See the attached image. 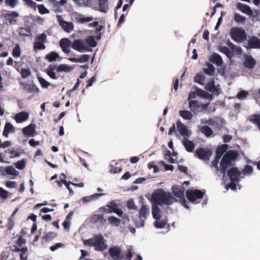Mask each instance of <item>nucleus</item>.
I'll return each instance as SVG.
<instances>
[{
	"label": "nucleus",
	"mask_w": 260,
	"mask_h": 260,
	"mask_svg": "<svg viewBox=\"0 0 260 260\" xmlns=\"http://www.w3.org/2000/svg\"><path fill=\"white\" fill-rule=\"evenodd\" d=\"M195 98V92L191 91L187 99L188 107L191 111L193 113H197L207 110L209 103L202 104L201 102L194 100Z\"/></svg>",
	"instance_id": "7ed1b4c3"
},
{
	"label": "nucleus",
	"mask_w": 260,
	"mask_h": 260,
	"mask_svg": "<svg viewBox=\"0 0 260 260\" xmlns=\"http://www.w3.org/2000/svg\"><path fill=\"white\" fill-rule=\"evenodd\" d=\"M15 167L19 170H23L25 166V161L23 159L21 160L18 161L15 163Z\"/></svg>",
	"instance_id": "bf43d9fd"
},
{
	"label": "nucleus",
	"mask_w": 260,
	"mask_h": 260,
	"mask_svg": "<svg viewBox=\"0 0 260 260\" xmlns=\"http://www.w3.org/2000/svg\"><path fill=\"white\" fill-rule=\"evenodd\" d=\"M108 9V0H99V10L106 13Z\"/></svg>",
	"instance_id": "c85d7f7f"
},
{
	"label": "nucleus",
	"mask_w": 260,
	"mask_h": 260,
	"mask_svg": "<svg viewBox=\"0 0 260 260\" xmlns=\"http://www.w3.org/2000/svg\"><path fill=\"white\" fill-rule=\"evenodd\" d=\"M194 92H195L196 96L198 95L204 99H209L211 98V95L207 92L199 88L197 89Z\"/></svg>",
	"instance_id": "e433bc0d"
},
{
	"label": "nucleus",
	"mask_w": 260,
	"mask_h": 260,
	"mask_svg": "<svg viewBox=\"0 0 260 260\" xmlns=\"http://www.w3.org/2000/svg\"><path fill=\"white\" fill-rule=\"evenodd\" d=\"M167 222L166 220H160V219L158 220H156V221L154 222V225L156 228L158 229L164 228Z\"/></svg>",
	"instance_id": "603ef678"
},
{
	"label": "nucleus",
	"mask_w": 260,
	"mask_h": 260,
	"mask_svg": "<svg viewBox=\"0 0 260 260\" xmlns=\"http://www.w3.org/2000/svg\"><path fill=\"white\" fill-rule=\"evenodd\" d=\"M49 1L53 7L56 8H60L67 3V0H60V1H57L56 0H49Z\"/></svg>",
	"instance_id": "37998d69"
},
{
	"label": "nucleus",
	"mask_w": 260,
	"mask_h": 260,
	"mask_svg": "<svg viewBox=\"0 0 260 260\" xmlns=\"http://www.w3.org/2000/svg\"><path fill=\"white\" fill-rule=\"evenodd\" d=\"M59 57V55L55 52H51L46 55L45 58L49 61H53Z\"/></svg>",
	"instance_id": "de8ad7c7"
},
{
	"label": "nucleus",
	"mask_w": 260,
	"mask_h": 260,
	"mask_svg": "<svg viewBox=\"0 0 260 260\" xmlns=\"http://www.w3.org/2000/svg\"><path fill=\"white\" fill-rule=\"evenodd\" d=\"M255 64V61L251 57L246 58L244 62V65L245 67L248 69H252Z\"/></svg>",
	"instance_id": "c9c22d12"
},
{
	"label": "nucleus",
	"mask_w": 260,
	"mask_h": 260,
	"mask_svg": "<svg viewBox=\"0 0 260 260\" xmlns=\"http://www.w3.org/2000/svg\"><path fill=\"white\" fill-rule=\"evenodd\" d=\"M36 126L34 124H30L22 129V133L25 136H34L36 133Z\"/></svg>",
	"instance_id": "4be33fe9"
},
{
	"label": "nucleus",
	"mask_w": 260,
	"mask_h": 260,
	"mask_svg": "<svg viewBox=\"0 0 260 260\" xmlns=\"http://www.w3.org/2000/svg\"><path fill=\"white\" fill-rule=\"evenodd\" d=\"M203 69L204 72L207 75L212 76L215 71V69L212 64L209 62H206Z\"/></svg>",
	"instance_id": "473e14b6"
},
{
	"label": "nucleus",
	"mask_w": 260,
	"mask_h": 260,
	"mask_svg": "<svg viewBox=\"0 0 260 260\" xmlns=\"http://www.w3.org/2000/svg\"><path fill=\"white\" fill-rule=\"evenodd\" d=\"M149 214V207L146 205H143L139 211V221H136L135 223L137 228L143 227L144 226L145 220L147 218Z\"/></svg>",
	"instance_id": "1a4fd4ad"
},
{
	"label": "nucleus",
	"mask_w": 260,
	"mask_h": 260,
	"mask_svg": "<svg viewBox=\"0 0 260 260\" xmlns=\"http://www.w3.org/2000/svg\"><path fill=\"white\" fill-rule=\"evenodd\" d=\"M227 175L231 181H239V177L241 175V172L236 167H232L227 171Z\"/></svg>",
	"instance_id": "dca6fc26"
},
{
	"label": "nucleus",
	"mask_w": 260,
	"mask_h": 260,
	"mask_svg": "<svg viewBox=\"0 0 260 260\" xmlns=\"http://www.w3.org/2000/svg\"><path fill=\"white\" fill-rule=\"evenodd\" d=\"M209 60L217 66H221L223 64V60L221 56L218 53H213L210 57Z\"/></svg>",
	"instance_id": "aec40b11"
},
{
	"label": "nucleus",
	"mask_w": 260,
	"mask_h": 260,
	"mask_svg": "<svg viewBox=\"0 0 260 260\" xmlns=\"http://www.w3.org/2000/svg\"><path fill=\"white\" fill-rule=\"evenodd\" d=\"M179 114L182 118L185 120H190L193 116L191 112L188 110H180Z\"/></svg>",
	"instance_id": "4c0bfd02"
},
{
	"label": "nucleus",
	"mask_w": 260,
	"mask_h": 260,
	"mask_svg": "<svg viewBox=\"0 0 260 260\" xmlns=\"http://www.w3.org/2000/svg\"><path fill=\"white\" fill-rule=\"evenodd\" d=\"M110 255L114 260H132L133 256L132 249L131 248L127 249L126 253L124 255L120 247L118 246H113L109 249L108 251Z\"/></svg>",
	"instance_id": "20e7f679"
},
{
	"label": "nucleus",
	"mask_w": 260,
	"mask_h": 260,
	"mask_svg": "<svg viewBox=\"0 0 260 260\" xmlns=\"http://www.w3.org/2000/svg\"><path fill=\"white\" fill-rule=\"evenodd\" d=\"M21 87L25 92L38 93L39 89L34 84V82H20Z\"/></svg>",
	"instance_id": "ddd939ff"
},
{
	"label": "nucleus",
	"mask_w": 260,
	"mask_h": 260,
	"mask_svg": "<svg viewBox=\"0 0 260 260\" xmlns=\"http://www.w3.org/2000/svg\"><path fill=\"white\" fill-rule=\"evenodd\" d=\"M122 171V168L120 167L116 166L111 165L110 172L112 173H118Z\"/></svg>",
	"instance_id": "052dcab7"
},
{
	"label": "nucleus",
	"mask_w": 260,
	"mask_h": 260,
	"mask_svg": "<svg viewBox=\"0 0 260 260\" xmlns=\"http://www.w3.org/2000/svg\"><path fill=\"white\" fill-rule=\"evenodd\" d=\"M84 244L88 246L94 247L97 251H103L107 248L105 240L101 234L95 235L92 238L86 240Z\"/></svg>",
	"instance_id": "39448f33"
},
{
	"label": "nucleus",
	"mask_w": 260,
	"mask_h": 260,
	"mask_svg": "<svg viewBox=\"0 0 260 260\" xmlns=\"http://www.w3.org/2000/svg\"><path fill=\"white\" fill-rule=\"evenodd\" d=\"M10 133H14V127L11 123L6 122L3 131V135L5 137L8 138Z\"/></svg>",
	"instance_id": "cd10ccee"
},
{
	"label": "nucleus",
	"mask_w": 260,
	"mask_h": 260,
	"mask_svg": "<svg viewBox=\"0 0 260 260\" xmlns=\"http://www.w3.org/2000/svg\"><path fill=\"white\" fill-rule=\"evenodd\" d=\"M249 120L257 126L260 131V114H255L251 115L249 118Z\"/></svg>",
	"instance_id": "c756f323"
},
{
	"label": "nucleus",
	"mask_w": 260,
	"mask_h": 260,
	"mask_svg": "<svg viewBox=\"0 0 260 260\" xmlns=\"http://www.w3.org/2000/svg\"><path fill=\"white\" fill-rule=\"evenodd\" d=\"M3 16L10 24H16L19 14L16 11H6L3 13Z\"/></svg>",
	"instance_id": "9b49d317"
},
{
	"label": "nucleus",
	"mask_w": 260,
	"mask_h": 260,
	"mask_svg": "<svg viewBox=\"0 0 260 260\" xmlns=\"http://www.w3.org/2000/svg\"><path fill=\"white\" fill-rule=\"evenodd\" d=\"M253 172V168L249 165H246L243 169V174H250Z\"/></svg>",
	"instance_id": "774afa93"
},
{
	"label": "nucleus",
	"mask_w": 260,
	"mask_h": 260,
	"mask_svg": "<svg viewBox=\"0 0 260 260\" xmlns=\"http://www.w3.org/2000/svg\"><path fill=\"white\" fill-rule=\"evenodd\" d=\"M56 70L55 68L53 69L49 68L47 72V75L52 79H56V75L54 72V70Z\"/></svg>",
	"instance_id": "338daca9"
},
{
	"label": "nucleus",
	"mask_w": 260,
	"mask_h": 260,
	"mask_svg": "<svg viewBox=\"0 0 260 260\" xmlns=\"http://www.w3.org/2000/svg\"><path fill=\"white\" fill-rule=\"evenodd\" d=\"M89 59V56L87 54H84L78 58V62L80 63L86 62Z\"/></svg>",
	"instance_id": "0e129e2a"
},
{
	"label": "nucleus",
	"mask_w": 260,
	"mask_h": 260,
	"mask_svg": "<svg viewBox=\"0 0 260 260\" xmlns=\"http://www.w3.org/2000/svg\"><path fill=\"white\" fill-rule=\"evenodd\" d=\"M205 192L199 189H188L186 191V196L189 202L193 203H198L197 200L203 198Z\"/></svg>",
	"instance_id": "0eeeda50"
},
{
	"label": "nucleus",
	"mask_w": 260,
	"mask_h": 260,
	"mask_svg": "<svg viewBox=\"0 0 260 260\" xmlns=\"http://www.w3.org/2000/svg\"><path fill=\"white\" fill-rule=\"evenodd\" d=\"M200 131L207 137H211L213 134V131L212 128L207 125L201 126Z\"/></svg>",
	"instance_id": "2f4dec72"
},
{
	"label": "nucleus",
	"mask_w": 260,
	"mask_h": 260,
	"mask_svg": "<svg viewBox=\"0 0 260 260\" xmlns=\"http://www.w3.org/2000/svg\"><path fill=\"white\" fill-rule=\"evenodd\" d=\"M37 7H38L39 12L41 14L43 15L49 13V10L47 9L43 4L37 5Z\"/></svg>",
	"instance_id": "6e6d98bb"
},
{
	"label": "nucleus",
	"mask_w": 260,
	"mask_h": 260,
	"mask_svg": "<svg viewBox=\"0 0 260 260\" xmlns=\"http://www.w3.org/2000/svg\"><path fill=\"white\" fill-rule=\"evenodd\" d=\"M248 45L252 48L260 49V40L257 37L253 36L249 40Z\"/></svg>",
	"instance_id": "b1692460"
},
{
	"label": "nucleus",
	"mask_w": 260,
	"mask_h": 260,
	"mask_svg": "<svg viewBox=\"0 0 260 260\" xmlns=\"http://www.w3.org/2000/svg\"><path fill=\"white\" fill-rule=\"evenodd\" d=\"M72 48L79 52H86L92 51L91 48H89L87 46L86 41L83 39H76L74 41L72 44Z\"/></svg>",
	"instance_id": "6e6552de"
},
{
	"label": "nucleus",
	"mask_w": 260,
	"mask_h": 260,
	"mask_svg": "<svg viewBox=\"0 0 260 260\" xmlns=\"http://www.w3.org/2000/svg\"><path fill=\"white\" fill-rule=\"evenodd\" d=\"M13 251L16 252H20V260H27V256H24L28 252V248L27 247H23L22 248H16L13 250Z\"/></svg>",
	"instance_id": "7c9ffc66"
},
{
	"label": "nucleus",
	"mask_w": 260,
	"mask_h": 260,
	"mask_svg": "<svg viewBox=\"0 0 260 260\" xmlns=\"http://www.w3.org/2000/svg\"><path fill=\"white\" fill-rule=\"evenodd\" d=\"M104 194H105L103 193H94L91 196H90L88 197H85L83 198V201L84 202H90L91 200L97 199H98L99 197H101Z\"/></svg>",
	"instance_id": "a19ab883"
},
{
	"label": "nucleus",
	"mask_w": 260,
	"mask_h": 260,
	"mask_svg": "<svg viewBox=\"0 0 260 260\" xmlns=\"http://www.w3.org/2000/svg\"><path fill=\"white\" fill-rule=\"evenodd\" d=\"M152 200L156 205H170L176 201L175 199L170 192H166L162 189H158L154 191L152 194Z\"/></svg>",
	"instance_id": "f257e3e1"
},
{
	"label": "nucleus",
	"mask_w": 260,
	"mask_h": 260,
	"mask_svg": "<svg viewBox=\"0 0 260 260\" xmlns=\"http://www.w3.org/2000/svg\"><path fill=\"white\" fill-rule=\"evenodd\" d=\"M7 174L11 175H17V172L15 168L12 166H8L6 169Z\"/></svg>",
	"instance_id": "4d7b16f0"
},
{
	"label": "nucleus",
	"mask_w": 260,
	"mask_h": 260,
	"mask_svg": "<svg viewBox=\"0 0 260 260\" xmlns=\"http://www.w3.org/2000/svg\"><path fill=\"white\" fill-rule=\"evenodd\" d=\"M172 192L174 195L178 198L180 200L181 204L184 206V207L187 209H189V207L186 204V201L184 197V189H180L177 186H173L172 187Z\"/></svg>",
	"instance_id": "f8f14e48"
},
{
	"label": "nucleus",
	"mask_w": 260,
	"mask_h": 260,
	"mask_svg": "<svg viewBox=\"0 0 260 260\" xmlns=\"http://www.w3.org/2000/svg\"><path fill=\"white\" fill-rule=\"evenodd\" d=\"M160 210L159 208L157 206V205H155L153 203V205L152 207V214L153 217L158 220L160 218Z\"/></svg>",
	"instance_id": "72a5a7b5"
},
{
	"label": "nucleus",
	"mask_w": 260,
	"mask_h": 260,
	"mask_svg": "<svg viewBox=\"0 0 260 260\" xmlns=\"http://www.w3.org/2000/svg\"><path fill=\"white\" fill-rule=\"evenodd\" d=\"M57 18L59 25L66 32H71L73 30L74 26L73 23L63 20L60 15H57Z\"/></svg>",
	"instance_id": "2eb2a0df"
},
{
	"label": "nucleus",
	"mask_w": 260,
	"mask_h": 260,
	"mask_svg": "<svg viewBox=\"0 0 260 260\" xmlns=\"http://www.w3.org/2000/svg\"><path fill=\"white\" fill-rule=\"evenodd\" d=\"M10 193L2 187H0V198L3 200H6L9 197Z\"/></svg>",
	"instance_id": "5fc2aeb1"
},
{
	"label": "nucleus",
	"mask_w": 260,
	"mask_h": 260,
	"mask_svg": "<svg viewBox=\"0 0 260 260\" xmlns=\"http://www.w3.org/2000/svg\"><path fill=\"white\" fill-rule=\"evenodd\" d=\"M219 50L221 52L223 53L229 58L231 57L232 56L231 49L228 46L220 47Z\"/></svg>",
	"instance_id": "a18cd8bd"
},
{
	"label": "nucleus",
	"mask_w": 260,
	"mask_h": 260,
	"mask_svg": "<svg viewBox=\"0 0 260 260\" xmlns=\"http://www.w3.org/2000/svg\"><path fill=\"white\" fill-rule=\"evenodd\" d=\"M226 45L231 49L232 53H235L237 55H241L242 53L241 48L233 44L230 41L226 42Z\"/></svg>",
	"instance_id": "bb28decb"
},
{
	"label": "nucleus",
	"mask_w": 260,
	"mask_h": 260,
	"mask_svg": "<svg viewBox=\"0 0 260 260\" xmlns=\"http://www.w3.org/2000/svg\"><path fill=\"white\" fill-rule=\"evenodd\" d=\"M212 155V152L210 149H204L203 148H198L196 151L194 155L199 159L204 161H209L210 157Z\"/></svg>",
	"instance_id": "9d476101"
},
{
	"label": "nucleus",
	"mask_w": 260,
	"mask_h": 260,
	"mask_svg": "<svg viewBox=\"0 0 260 260\" xmlns=\"http://www.w3.org/2000/svg\"><path fill=\"white\" fill-rule=\"evenodd\" d=\"M177 129L179 134L184 138H188L191 133L187 129L186 126L182 123L180 120H178L176 122Z\"/></svg>",
	"instance_id": "f3484780"
},
{
	"label": "nucleus",
	"mask_w": 260,
	"mask_h": 260,
	"mask_svg": "<svg viewBox=\"0 0 260 260\" xmlns=\"http://www.w3.org/2000/svg\"><path fill=\"white\" fill-rule=\"evenodd\" d=\"M28 117V113L22 111L16 114L15 116L14 119L17 123H20L26 121Z\"/></svg>",
	"instance_id": "412c9836"
},
{
	"label": "nucleus",
	"mask_w": 260,
	"mask_h": 260,
	"mask_svg": "<svg viewBox=\"0 0 260 260\" xmlns=\"http://www.w3.org/2000/svg\"><path fill=\"white\" fill-rule=\"evenodd\" d=\"M183 144L186 151L189 152H193L195 147V144L193 142L189 140L188 138H184L183 140Z\"/></svg>",
	"instance_id": "393cba45"
},
{
	"label": "nucleus",
	"mask_w": 260,
	"mask_h": 260,
	"mask_svg": "<svg viewBox=\"0 0 260 260\" xmlns=\"http://www.w3.org/2000/svg\"><path fill=\"white\" fill-rule=\"evenodd\" d=\"M108 221L110 224L116 226H119L121 222V220L119 218L113 216L109 217Z\"/></svg>",
	"instance_id": "79ce46f5"
},
{
	"label": "nucleus",
	"mask_w": 260,
	"mask_h": 260,
	"mask_svg": "<svg viewBox=\"0 0 260 260\" xmlns=\"http://www.w3.org/2000/svg\"><path fill=\"white\" fill-rule=\"evenodd\" d=\"M47 39V36L45 33H42L38 35L36 37V41L34 43V48L35 49L43 50L46 47L44 44V42Z\"/></svg>",
	"instance_id": "4468645a"
},
{
	"label": "nucleus",
	"mask_w": 260,
	"mask_h": 260,
	"mask_svg": "<svg viewBox=\"0 0 260 260\" xmlns=\"http://www.w3.org/2000/svg\"><path fill=\"white\" fill-rule=\"evenodd\" d=\"M14 225V220L13 218L10 217L8 219V223L7 224V228L8 230L11 231Z\"/></svg>",
	"instance_id": "680f3d73"
},
{
	"label": "nucleus",
	"mask_w": 260,
	"mask_h": 260,
	"mask_svg": "<svg viewBox=\"0 0 260 260\" xmlns=\"http://www.w3.org/2000/svg\"><path fill=\"white\" fill-rule=\"evenodd\" d=\"M234 20L238 24H243L246 21V18L238 13H235L234 15Z\"/></svg>",
	"instance_id": "49530a36"
},
{
	"label": "nucleus",
	"mask_w": 260,
	"mask_h": 260,
	"mask_svg": "<svg viewBox=\"0 0 260 260\" xmlns=\"http://www.w3.org/2000/svg\"><path fill=\"white\" fill-rule=\"evenodd\" d=\"M228 149V145L226 144H223L220 146H218L217 150L216 152L219 154L220 156H222L223 154L226 152V150Z\"/></svg>",
	"instance_id": "864d4df0"
},
{
	"label": "nucleus",
	"mask_w": 260,
	"mask_h": 260,
	"mask_svg": "<svg viewBox=\"0 0 260 260\" xmlns=\"http://www.w3.org/2000/svg\"><path fill=\"white\" fill-rule=\"evenodd\" d=\"M214 83L215 82H208L206 86V89L208 91L214 94H219L220 90L219 88L218 87L219 85H218V86H216L214 84Z\"/></svg>",
	"instance_id": "a878e982"
},
{
	"label": "nucleus",
	"mask_w": 260,
	"mask_h": 260,
	"mask_svg": "<svg viewBox=\"0 0 260 260\" xmlns=\"http://www.w3.org/2000/svg\"><path fill=\"white\" fill-rule=\"evenodd\" d=\"M236 7L242 13L247 14L249 16H252L253 14L252 10L249 6L244 5L241 3H238L236 4Z\"/></svg>",
	"instance_id": "6ab92c4d"
},
{
	"label": "nucleus",
	"mask_w": 260,
	"mask_h": 260,
	"mask_svg": "<svg viewBox=\"0 0 260 260\" xmlns=\"http://www.w3.org/2000/svg\"><path fill=\"white\" fill-rule=\"evenodd\" d=\"M86 41L87 46L89 48L95 47L97 45V42L95 40V38L93 36H90L84 40Z\"/></svg>",
	"instance_id": "f704fd0d"
},
{
	"label": "nucleus",
	"mask_w": 260,
	"mask_h": 260,
	"mask_svg": "<svg viewBox=\"0 0 260 260\" xmlns=\"http://www.w3.org/2000/svg\"><path fill=\"white\" fill-rule=\"evenodd\" d=\"M7 151H8L9 153L11 154L9 156V157L11 158H13L15 157H18L20 156V153L14 150L8 149L7 151H6V152H7Z\"/></svg>",
	"instance_id": "e2e57ef3"
},
{
	"label": "nucleus",
	"mask_w": 260,
	"mask_h": 260,
	"mask_svg": "<svg viewBox=\"0 0 260 260\" xmlns=\"http://www.w3.org/2000/svg\"><path fill=\"white\" fill-rule=\"evenodd\" d=\"M18 32L20 36H29L31 31L28 27H20L18 29Z\"/></svg>",
	"instance_id": "ea45409f"
},
{
	"label": "nucleus",
	"mask_w": 260,
	"mask_h": 260,
	"mask_svg": "<svg viewBox=\"0 0 260 260\" xmlns=\"http://www.w3.org/2000/svg\"><path fill=\"white\" fill-rule=\"evenodd\" d=\"M75 19L79 23H84L92 21L93 18L91 17H84L82 15L79 14L75 17Z\"/></svg>",
	"instance_id": "58836bf2"
},
{
	"label": "nucleus",
	"mask_w": 260,
	"mask_h": 260,
	"mask_svg": "<svg viewBox=\"0 0 260 260\" xmlns=\"http://www.w3.org/2000/svg\"><path fill=\"white\" fill-rule=\"evenodd\" d=\"M13 56L15 58H18L21 55V49L19 45L16 44L13 49L12 51Z\"/></svg>",
	"instance_id": "8fccbe9b"
},
{
	"label": "nucleus",
	"mask_w": 260,
	"mask_h": 260,
	"mask_svg": "<svg viewBox=\"0 0 260 260\" xmlns=\"http://www.w3.org/2000/svg\"><path fill=\"white\" fill-rule=\"evenodd\" d=\"M72 43L68 38H63L60 40L59 46L61 47L62 51L66 53L69 54L70 52V47H72Z\"/></svg>",
	"instance_id": "a211bd4d"
},
{
	"label": "nucleus",
	"mask_w": 260,
	"mask_h": 260,
	"mask_svg": "<svg viewBox=\"0 0 260 260\" xmlns=\"http://www.w3.org/2000/svg\"><path fill=\"white\" fill-rule=\"evenodd\" d=\"M22 1L25 3V4L26 6H27L28 7L33 8L34 9H36L37 4H36V3L32 1V0H22Z\"/></svg>",
	"instance_id": "13d9d810"
},
{
	"label": "nucleus",
	"mask_w": 260,
	"mask_h": 260,
	"mask_svg": "<svg viewBox=\"0 0 260 260\" xmlns=\"http://www.w3.org/2000/svg\"><path fill=\"white\" fill-rule=\"evenodd\" d=\"M64 246V245L62 243H55L54 245H52L50 247V249L52 251H54L55 250H57V249L59 248H61Z\"/></svg>",
	"instance_id": "69168bd1"
},
{
	"label": "nucleus",
	"mask_w": 260,
	"mask_h": 260,
	"mask_svg": "<svg viewBox=\"0 0 260 260\" xmlns=\"http://www.w3.org/2000/svg\"><path fill=\"white\" fill-rule=\"evenodd\" d=\"M56 70L58 72H64L68 73L72 70V68L68 65L62 64L56 67Z\"/></svg>",
	"instance_id": "c03bdc74"
},
{
	"label": "nucleus",
	"mask_w": 260,
	"mask_h": 260,
	"mask_svg": "<svg viewBox=\"0 0 260 260\" xmlns=\"http://www.w3.org/2000/svg\"><path fill=\"white\" fill-rule=\"evenodd\" d=\"M56 234L53 232H50L47 233L45 236L43 237V239L46 242H48L52 240L54 238L56 237Z\"/></svg>",
	"instance_id": "09e8293b"
},
{
	"label": "nucleus",
	"mask_w": 260,
	"mask_h": 260,
	"mask_svg": "<svg viewBox=\"0 0 260 260\" xmlns=\"http://www.w3.org/2000/svg\"><path fill=\"white\" fill-rule=\"evenodd\" d=\"M91 221L93 223L98 222L102 225H104L106 223L107 220L103 214H95L91 217Z\"/></svg>",
	"instance_id": "5701e85b"
},
{
	"label": "nucleus",
	"mask_w": 260,
	"mask_h": 260,
	"mask_svg": "<svg viewBox=\"0 0 260 260\" xmlns=\"http://www.w3.org/2000/svg\"><path fill=\"white\" fill-rule=\"evenodd\" d=\"M5 3L6 6L14 8L18 5L19 0H5Z\"/></svg>",
	"instance_id": "3c124183"
},
{
	"label": "nucleus",
	"mask_w": 260,
	"mask_h": 260,
	"mask_svg": "<svg viewBox=\"0 0 260 260\" xmlns=\"http://www.w3.org/2000/svg\"><path fill=\"white\" fill-rule=\"evenodd\" d=\"M238 156L237 152L235 150H229L224 154L220 163V170L222 174L225 175L228 167L235 165Z\"/></svg>",
	"instance_id": "f03ea898"
},
{
	"label": "nucleus",
	"mask_w": 260,
	"mask_h": 260,
	"mask_svg": "<svg viewBox=\"0 0 260 260\" xmlns=\"http://www.w3.org/2000/svg\"><path fill=\"white\" fill-rule=\"evenodd\" d=\"M230 35L232 39L237 43H241L246 39L245 31L239 27L232 28Z\"/></svg>",
	"instance_id": "423d86ee"
}]
</instances>
